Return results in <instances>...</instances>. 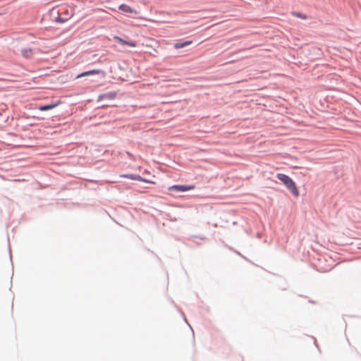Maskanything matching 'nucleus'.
Wrapping results in <instances>:
<instances>
[{
    "mask_svg": "<svg viewBox=\"0 0 361 361\" xmlns=\"http://www.w3.org/2000/svg\"><path fill=\"white\" fill-rule=\"evenodd\" d=\"M276 177L295 197H298L299 196V191L295 182L288 176L283 173H278Z\"/></svg>",
    "mask_w": 361,
    "mask_h": 361,
    "instance_id": "obj_1",
    "label": "nucleus"
},
{
    "mask_svg": "<svg viewBox=\"0 0 361 361\" xmlns=\"http://www.w3.org/2000/svg\"><path fill=\"white\" fill-rule=\"evenodd\" d=\"M122 176L128 178H130V179H132V180H139V181H142V182H145V183H148L155 184L154 181L145 179V178H142L140 176H138V175L126 174V175H123Z\"/></svg>",
    "mask_w": 361,
    "mask_h": 361,
    "instance_id": "obj_4",
    "label": "nucleus"
},
{
    "mask_svg": "<svg viewBox=\"0 0 361 361\" xmlns=\"http://www.w3.org/2000/svg\"><path fill=\"white\" fill-rule=\"evenodd\" d=\"M118 8L124 13H135V14L137 13V11L136 10L132 8L128 5H126L124 4L120 5Z\"/></svg>",
    "mask_w": 361,
    "mask_h": 361,
    "instance_id": "obj_6",
    "label": "nucleus"
},
{
    "mask_svg": "<svg viewBox=\"0 0 361 361\" xmlns=\"http://www.w3.org/2000/svg\"><path fill=\"white\" fill-rule=\"evenodd\" d=\"M192 44V41H185L184 42H178L174 44V48L176 49L183 48Z\"/></svg>",
    "mask_w": 361,
    "mask_h": 361,
    "instance_id": "obj_8",
    "label": "nucleus"
},
{
    "mask_svg": "<svg viewBox=\"0 0 361 361\" xmlns=\"http://www.w3.org/2000/svg\"><path fill=\"white\" fill-rule=\"evenodd\" d=\"M99 74H101L103 76H104L105 72L100 69H94V70L85 71V72H83V73L79 74L77 76V78H82V77L87 76V75H99Z\"/></svg>",
    "mask_w": 361,
    "mask_h": 361,
    "instance_id": "obj_3",
    "label": "nucleus"
},
{
    "mask_svg": "<svg viewBox=\"0 0 361 361\" xmlns=\"http://www.w3.org/2000/svg\"><path fill=\"white\" fill-rule=\"evenodd\" d=\"M195 188V185H174L169 188V190H175L177 192H185L188 190H193Z\"/></svg>",
    "mask_w": 361,
    "mask_h": 361,
    "instance_id": "obj_2",
    "label": "nucleus"
},
{
    "mask_svg": "<svg viewBox=\"0 0 361 361\" xmlns=\"http://www.w3.org/2000/svg\"><path fill=\"white\" fill-rule=\"evenodd\" d=\"M114 38L115 40H116L117 42H118L120 44H121L123 45H128L130 47H135L137 45L136 42H131V41L128 42V41H126L118 36H115Z\"/></svg>",
    "mask_w": 361,
    "mask_h": 361,
    "instance_id": "obj_5",
    "label": "nucleus"
},
{
    "mask_svg": "<svg viewBox=\"0 0 361 361\" xmlns=\"http://www.w3.org/2000/svg\"><path fill=\"white\" fill-rule=\"evenodd\" d=\"M21 54L28 59L32 56V51L30 48H25L21 50Z\"/></svg>",
    "mask_w": 361,
    "mask_h": 361,
    "instance_id": "obj_7",
    "label": "nucleus"
},
{
    "mask_svg": "<svg viewBox=\"0 0 361 361\" xmlns=\"http://www.w3.org/2000/svg\"><path fill=\"white\" fill-rule=\"evenodd\" d=\"M56 106H57L56 104H48V105L41 106L38 108V109L41 111H44L51 110V109H54V107H56Z\"/></svg>",
    "mask_w": 361,
    "mask_h": 361,
    "instance_id": "obj_9",
    "label": "nucleus"
}]
</instances>
